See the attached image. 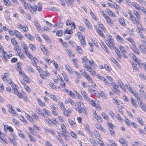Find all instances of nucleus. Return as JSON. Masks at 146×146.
Here are the masks:
<instances>
[{
  "label": "nucleus",
  "mask_w": 146,
  "mask_h": 146,
  "mask_svg": "<svg viewBox=\"0 0 146 146\" xmlns=\"http://www.w3.org/2000/svg\"><path fill=\"white\" fill-rule=\"evenodd\" d=\"M134 15L136 17L137 19H139L140 18V17L139 14L138 13L137 11H134Z\"/></svg>",
  "instance_id": "obj_33"
},
{
  "label": "nucleus",
  "mask_w": 146,
  "mask_h": 146,
  "mask_svg": "<svg viewBox=\"0 0 146 146\" xmlns=\"http://www.w3.org/2000/svg\"><path fill=\"white\" fill-rule=\"evenodd\" d=\"M97 33L99 35H100L101 36L103 37L104 36V35L103 33L100 30H98V31Z\"/></svg>",
  "instance_id": "obj_57"
},
{
  "label": "nucleus",
  "mask_w": 146,
  "mask_h": 146,
  "mask_svg": "<svg viewBox=\"0 0 146 146\" xmlns=\"http://www.w3.org/2000/svg\"><path fill=\"white\" fill-rule=\"evenodd\" d=\"M66 2L67 3L68 5L71 6L72 5L71 3L72 1L70 0H65Z\"/></svg>",
  "instance_id": "obj_53"
},
{
  "label": "nucleus",
  "mask_w": 146,
  "mask_h": 146,
  "mask_svg": "<svg viewBox=\"0 0 146 146\" xmlns=\"http://www.w3.org/2000/svg\"><path fill=\"white\" fill-rule=\"evenodd\" d=\"M83 75L84 76L90 83L92 84L94 88L96 87V84L93 81L92 79L89 76L88 74L84 73V74H83Z\"/></svg>",
  "instance_id": "obj_2"
},
{
  "label": "nucleus",
  "mask_w": 146,
  "mask_h": 146,
  "mask_svg": "<svg viewBox=\"0 0 146 146\" xmlns=\"http://www.w3.org/2000/svg\"><path fill=\"white\" fill-rule=\"evenodd\" d=\"M96 115H95V118L97 119L98 121L99 122H101L102 121V119L101 117L99 115H97V117H96Z\"/></svg>",
  "instance_id": "obj_26"
},
{
  "label": "nucleus",
  "mask_w": 146,
  "mask_h": 146,
  "mask_svg": "<svg viewBox=\"0 0 146 146\" xmlns=\"http://www.w3.org/2000/svg\"><path fill=\"white\" fill-rule=\"evenodd\" d=\"M43 111L44 112L46 115H47L48 116L49 115L48 111L47 109H46L45 108H44L43 109Z\"/></svg>",
  "instance_id": "obj_60"
},
{
  "label": "nucleus",
  "mask_w": 146,
  "mask_h": 146,
  "mask_svg": "<svg viewBox=\"0 0 146 146\" xmlns=\"http://www.w3.org/2000/svg\"><path fill=\"white\" fill-rule=\"evenodd\" d=\"M91 74L93 75H96V73L95 71H94V70L92 69L91 67L88 70Z\"/></svg>",
  "instance_id": "obj_25"
},
{
  "label": "nucleus",
  "mask_w": 146,
  "mask_h": 146,
  "mask_svg": "<svg viewBox=\"0 0 146 146\" xmlns=\"http://www.w3.org/2000/svg\"><path fill=\"white\" fill-rule=\"evenodd\" d=\"M140 50L141 52L143 54H145L146 53V48L144 45H140L139 47Z\"/></svg>",
  "instance_id": "obj_7"
},
{
  "label": "nucleus",
  "mask_w": 146,
  "mask_h": 146,
  "mask_svg": "<svg viewBox=\"0 0 146 146\" xmlns=\"http://www.w3.org/2000/svg\"><path fill=\"white\" fill-rule=\"evenodd\" d=\"M129 18L131 20V21L133 23L136 24L137 23V20L131 14H130Z\"/></svg>",
  "instance_id": "obj_9"
},
{
  "label": "nucleus",
  "mask_w": 146,
  "mask_h": 146,
  "mask_svg": "<svg viewBox=\"0 0 146 146\" xmlns=\"http://www.w3.org/2000/svg\"><path fill=\"white\" fill-rule=\"evenodd\" d=\"M116 117L118 120L120 121H123L122 119L121 118L119 114H117L116 116Z\"/></svg>",
  "instance_id": "obj_50"
},
{
  "label": "nucleus",
  "mask_w": 146,
  "mask_h": 146,
  "mask_svg": "<svg viewBox=\"0 0 146 146\" xmlns=\"http://www.w3.org/2000/svg\"><path fill=\"white\" fill-rule=\"evenodd\" d=\"M26 115L27 118L30 122H32L34 121V120L33 118L30 115L27 114Z\"/></svg>",
  "instance_id": "obj_14"
},
{
  "label": "nucleus",
  "mask_w": 146,
  "mask_h": 146,
  "mask_svg": "<svg viewBox=\"0 0 146 146\" xmlns=\"http://www.w3.org/2000/svg\"><path fill=\"white\" fill-rule=\"evenodd\" d=\"M93 94H94V95L96 96L98 98H99L100 96L98 92L96 90L94 92Z\"/></svg>",
  "instance_id": "obj_59"
},
{
  "label": "nucleus",
  "mask_w": 146,
  "mask_h": 146,
  "mask_svg": "<svg viewBox=\"0 0 146 146\" xmlns=\"http://www.w3.org/2000/svg\"><path fill=\"white\" fill-rule=\"evenodd\" d=\"M52 121H51V124L52 123H53L54 125H56L57 123L56 119L55 118H53L52 119Z\"/></svg>",
  "instance_id": "obj_61"
},
{
  "label": "nucleus",
  "mask_w": 146,
  "mask_h": 146,
  "mask_svg": "<svg viewBox=\"0 0 146 146\" xmlns=\"http://www.w3.org/2000/svg\"><path fill=\"white\" fill-rule=\"evenodd\" d=\"M66 68L67 70L70 73H72V69L70 68L69 65L66 66Z\"/></svg>",
  "instance_id": "obj_31"
},
{
  "label": "nucleus",
  "mask_w": 146,
  "mask_h": 146,
  "mask_svg": "<svg viewBox=\"0 0 146 146\" xmlns=\"http://www.w3.org/2000/svg\"><path fill=\"white\" fill-rule=\"evenodd\" d=\"M58 105H59L60 108L62 109L65 108V107L63 103L61 102H58Z\"/></svg>",
  "instance_id": "obj_51"
},
{
  "label": "nucleus",
  "mask_w": 146,
  "mask_h": 146,
  "mask_svg": "<svg viewBox=\"0 0 146 146\" xmlns=\"http://www.w3.org/2000/svg\"><path fill=\"white\" fill-rule=\"evenodd\" d=\"M14 46V49L15 50L18 52V51H20V48L19 46L17 45L16 44L15 45V46Z\"/></svg>",
  "instance_id": "obj_41"
},
{
  "label": "nucleus",
  "mask_w": 146,
  "mask_h": 146,
  "mask_svg": "<svg viewBox=\"0 0 146 146\" xmlns=\"http://www.w3.org/2000/svg\"><path fill=\"white\" fill-rule=\"evenodd\" d=\"M42 36L44 38L46 41H48V40H50V39L47 35H45V34H43L42 35Z\"/></svg>",
  "instance_id": "obj_38"
},
{
  "label": "nucleus",
  "mask_w": 146,
  "mask_h": 146,
  "mask_svg": "<svg viewBox=\"0 0 146 146\" xmlns=\"http://www.w3.org/2000/svg\"><path fill=\"white\" fill-rule=\"evenodd\" d=\"M48 10L51 11L54 10L57 11H59V10L58 9L55 7L49 8L48 9Z\"/></svg>",
  "instance_id": "obj_23"
},
{
  "label": "nucleus",
  "mask_w": 146,
  "mask_h": 146,
  "mask_svg": "<svg viewBox=\"0 0 146 146\" xmlns=\"http://www.w3.org/2000/svg\"><path fill=\"white\" fill-rule=\"evenodd\" d=\"M35 25L37 28V30L40 31L41 29V27L40 25L38 23L37 21L35 22Z\"/></svg>",
  "instance_id": "obj_10"
},
{
  "label": "nucleus",
  "mask_w": 146,
  "mask_h": 146,
  "mask_svg": "<svg viewBox=\"0 0 146 146\" xmlns=\"http://www.w3.org/2000/svg\"><path fill=\"white\" fill-rule=\"evenodd\" d=\"M23 79L27 82H29V81L28 78L26 76H25V75L23 76Z\"/></svg>",
  "instance_id": "obj_54"
},
{
  "label": "nucleus",
  "mask_w": 146,
  "mask_h": 146,
  "mask_svg": "<svg viewBox=\"0 0 146 146\" xmlns=\"http://www.w3.org/2000/svg\"><path fill=\"white\" fill-rule=\"evenodd\" d=\"M113 48H114L115 49V52L117 54V56H118V57L119 58L121 57V55L120 54V52L118 49L116 48V47H115L114 48L113 47Z\"/></svg>",
  "instance_id": "obj_18"
},
{
  "label": "nucleus",
  "mask_w": 146,
  "mask_h": 146,
  "mask_svg": "<svg viewBox=\"0 0 146 146\" xmlns=\"http://www.w3.org/2000/svg\"><path fill=\"white\" fill-rule=\"evenodd\" d=\"M22 46L24 49H28V47L27 46L24 42L22 43Z\"/></svg>",
  "instance_id": "obj_55"
},
{
  "label": "nucleus",
  "mask_w": 146,
  "mask_h": 146,
  "mask_svg": "<svg viewBox=\"0 0 146 146\" xmlns=\"http://www.w3.org/2000/svg\"><path fill=\"white\" fill-rule=\"evenodd\" d=\"M84 22L86 26H87L88 28H89L90 27V24L88 20L87 19H86Z\"/></svg>",
  "instance_id": "obj_40"
},
{
  "label": "nucleus",
  "mask_w": 146,
  "mask_h": 146,
  "mask_svg": "<svg viewBox=\"0 0 146 146\" xmlns=\"http://www.w3.org/2000/svg\"><path fill=\"white\" fill-rule=\"evenodd\" d=\"M116 38L117 40L119 42H121L122 41L123 38L119 35H117L116 36Z\"/></svg>",
  "instance_id": "obj_35"
},
{
  "label": "nucleus",
  "mask_w": 146,
  "mask_h": 146,
  "mask_svg": "<svg viewBox=\"0 0 146 146\" xmlns=\"http://www.w3.org/2000/svg\"><path fill=\"white\" fill-rule=\"evenodd\" d=\"M50 97L53 100L55 101H57L58 100V99L56 97V96L53 94L50 95Z\"/></svg>",
  "instance_id": "obj_29"
},
{
  "label": "nucleus",
  "mask_w": 146,
  "mask_h": 146,
  "mask_svg": "<svg viewBox=\"0 0 146 146\" xmlns=\"http://www.w3.org/2000/svg\"><path fill=\"white\" fill-rule=\"evenodd\" d=\"M76 49L78 52L80 54H81L82 53V50L81 47L79 46H78L76 47Z\"/></svg>",
  "instance_id": "obj_21"
},
{
  "label": "nucleus",
  "mask_w": 146,
  "mask_h": 146,
  "mask_svg": "<svg viewBox=\"0 0 146 146\" xmlns=\"http://www.w3.org/2000/svg\"><path fill=\"white\" fill-rule=\"evenodd\" d=\"M45 120L49 124H51V120L48 117H47L45 119Z\"/></svg>",
  "instance_id": "obj_43"
},
{
  "label": "nucleus",
  "mask_w": 146,
  "mask_h": 146,
  "mask_svg": "<svg viewBox=\"0 0 146 146\" xmlns=\"http://www.w3.org/2000/svg\"><path fill=\"white\" fill-rule=\"evenodd\" d=\"M29 47L32 51H35L36 50V47L33 44L30 45Z\"/></svg>",
  "instance_id": "obj_27"
},
{
  "label": "nucleus",
  "mask_w": 146,
  "mask_h": 146,
  "mask_svg": "<svg viewBox=\"0 0 146 146\" xmlns=\"http://www.w3.org/2000/svg\"><path fill=\"white\" fill-rule=\"evenodd\" d=\"M106 12H107L108 14L111 15L113 17H115V15L113 13L112 11H111L110 9H106Z\"/></svg>",
  "instance_id": "obj_17"
},
{
  "label": "nucleus",
  "mask_w": 146,
  "mask_h": 146,
  "mask_svg": "<svg viewBox=\"0 0 146 146\" xmlns=\"http://www.w3.org/2000/svg\"><path fill=\"white\" fill-rule=\"evenodd\" d=\"M119 21L121 25L123 26H125L126 25L124 20L122 18H120L119 19Z\"/></svg>",
  "instance_id": "obj_13"
},
{
  "label": "nucleus",
  "mask_w": 146,
  "mask_h": 146,
  "mask_svg": "<svg viewBox=\"0 0 146 146\" xmlns=\"http://www.w3.org/2000/svg\"><path fill=\"white\" fill-rule=\"evenodd\" d=\"M99 26L101 29L102 30H104L105 29L104 25L101 23H99Z\"/></svg>",
  "instance_id": "obj_52"
},
{
  "label": "nucleus",
  "mask_w": 146,
  "mask_h": 146,
  "mask_svg": "<svg viewBox=\"0 0 146 146\" xmlns=\"http://www.w3.org/2000/svg\"><path fill=\"white\" fill-rule=\"evenodd\" d=\"M40 3H41L40 2H39L38 3V11H41L42 9V7L40 4Z\"/></svg>",
  "instance_id": "obj_58"
},
{
  "label": "nucleus",
  "mask_w": 146,
  "mask_h": 146,
  "mask_svg": "<svg viewBox=\"0 0 146 146\" xmlns=\"http://www.w3.org/2000/svg\"><path fill=\"white\" fill-rule=\"evenodd\" d=\"M81 94L84 98V99L86 100H90V99L89 98L85 91L82 90L81 91Z\"/></svg>",
  "instance_id": "obj_4"
},
{
  "label": "nucleus",
  "mask_w": 146,
  "mask_h": 146,
  "mask_svg": "<svg viewBox=\"0 0 146 146\" xmlns=\"http://www.w3.org/2000/svg\"><path fill=\"white\" fill-rule=\"evenodd\" d=\"M41 48L44 54H46L48 52V50L45 47L44 45H42L41 46Z\"/></svg>",
  "instance_id": "obj_15"
},
{
  "label": "nucleus",
  "mask_w": 146,
  "mask_h": 146,
  "mask_svg": "<svg viewBox=\"0 0 146 146\" xmlns=\"http://www.w3.org/2000/svg\"><path fill=\"white\" fill-rule=\"evenodd\" d=\"M13 121L15 123V124L16 125H19L20 124L19 122L16 119L13 118L12 119Z\"/></svg>",
  "instance_id": "obj_42"
},
{
  "label": "nucleus",
  "mask_w": 146,
  "mask_h": 146,
  "mask_svg": "<svg viewBox=\"0 0 146 146\" xmlns=\"http://www.w3.org/2000/svg\"><path fill=\"white\" fill-rule=\"evenodd\" d=\"M81 38L80 39H79L80 40L81 44L83 46H85L86 45V42L85 41V37H83L82 35L81 36Z\"/></svg>",
  "instance_id": "obj_8"
},
{
  "label": "nucleus",
  "mask_w": 146,
  "mask_h": 146,
  "mask_svg": "<svg viewBox=\"0 0 146 146\" xmlns=\"http://www.w3.org/2000/svg\"><path fill=\"white\" fill-rule=\"evenodd\" d=\"M4 3L5 5L8 6L9 5L10 2L8 0H4Z\"/></svg>",
  "instance_id": "obj_45"
},
{
  "label": "nucleus",
  "mask_w": 146,
  "mask_h": 146,
  "mask_svg": "<svg viewBox=\"0 0 146 146\" xmlns=\"http://www.w3.org/2000/svg\"><path fill=\"white\" fill-rule=\"evenodd\" d=\"M25 36H26L28 38L31 40H32L34 38V37L30 34H25Z\"/></svg>",
  "instance_id": "obj_20"
},
{
  "label": "nucleus",
  "mask_w": 146,
  "mask_h": 146,
  "mask_svg": "<svg viewBox=\"0 0 146 146\" xmlns=\"http://www.w3.org/2000/svg\"><path fill=\"white\" fill-rule=\"evenodd\" d=\"M62 30H59L56 32V35L58 36H61L63 35L62 33Z\"/></svg>",
  "instance_id": "obj_32"
},
{
  "label": "nucleus",
  "mask_w": 146,
  "mask_h": 146,
  "mask_svg": "<svg viewBox=\"0 0 146 146\" xmlns=\"http://www.w3.org/2000/svg\"><path fill=\"white\" fill-rule=\"evenodd\" d=\"M67 92L68 94L70 95L73 98L74 96V94L71 91H68Z\"/></svg>",
  "instance_id": "obj_44"
},
{
  "label": "nucleus",
  "mask_w": 146,
  "mask_h": 146,
  "mask_svg": "<svg viewBox=\"0 0 146 146\" xmlns=\"http://www.w3.org/2000/svg\"><path fill=\"white\" fill-rule=\"evenodd\" d=\"M11 40L12 44L14 46H15V45L17 44V42L14 38H11Z\"/></svg>",
  "instance_id": "obj_22"
},
{
  "label": "nucleus",
  "mask_w": 146,
  "mask_h": 146,
  "mask_svg": "<svg viewBox=\"0 0 146 146\" xmlns=\"http://www.w3.org/2000/svg\"><path fill=\"white\" fill-rule=\"evenodd\" d=\"M32 115L35 119H38V115L34 113H33L32 114Z\"/></svg>",
  "instance_id": "obj_46"
},
{
  "label": "nucleus",
  "mask_w": 146,
  "mask_h": 146,
  "mask_svg": "<svg viewBox=\"0 0 146 146\" xmlns=\"http://www.w3.org/2000/svg\"><path fill=\"white\" fill-rule=\"evenodd\" d=\"M137 120L138 122L140 124L142 125H143L144 123L141 118H139L137 119Z\"/></svg>",
  "instance_id": "obj_39"
},
{
  "label": "nucleus",
  "mask_w": 146,
  "mask_h": 146,
  "mask_svg": "<svg viewBox=\"0 0 146 146\" xmlns=\"http://www.w3.org/2000/svg\"><path fill=\"white\" fill-rule=\"evenodd\" d=\"M131 103L133 105L135 108L137 107V105L136 104L135 102L134 99L132 98H131Z\"/></svg>",
  "instance_id": "obj_16"
},
{
  "label": "nucleus",
  "mask_w": 146,
  "mask_h": 146,
  "mask_svg": "<svg viewBox=\"0 0 146 146\" xmlns=\"http://www.w3.org/2000/svg\"><path fill=\"white\" fill-rule=\"evenodd\" d=\"M109 127V130L113 129V125L112 123H107Z\"/></svg>",
  "instance_id": "obj_34"
},
{
  "label": "nucleus",
  "mask_w": 146,
  "mask_h": 146,
  "mask_svg": "<svg viewBox=\"0 0 146 146\" xmlns=\"http://www.w3.org/2000/svg\"><path fill=\"white\" fill-rule=\"evenodd\" d=\"M19 136L21 137L22 138H24L25 137V136L24 135L23 133L22 132L20 131L18 133Z\"/></svg>",
  "instance_id": "obj_47"
},
{
  "label": "nucleus",
  "mask_w": 146,
  "mask_h": 146,
  "mask_svg": "<svg viewBox=\"0 0 146 146\" xmlns=\"http://www.w3.org/2000/svg\"><path fill=\"white\" fill-rule=\"evenodd\" d=\"M68 122L70 125H74L75 124V123L72 119H68Z\"/></svg>",
  "instance_id": "obj_48"
},
{
  "label": "nucleus",
  "mask_w": 146,
  "mask_h": 146,
  "mask_svg": "<svg viewBox=\"0 0 146 146\" xmlns=\"http://www.w3.org/2000/svg\"><path fill=\"white\" fill-rule=\"evenodd\" d=\"M96 137L98 139L100 138V135L99 133L97 131H96L94 133Z\"/></svg>",
  "instance_id": "obj_37"
},
{
  "label": "nucleus",
  "mask_w": 146,
  "mask_h": 146,
  "mask_svg": "<svg viewBox=\"0 0 146 146\" xmlns=\"http://www.w3.org/2000/svg\"><path fill=\"white\" fill-rule=\"evenodd\" d=\"M19 56L21 59H23L24 58V56L22 52H19L18 53Z\"/></svg>",
  "instance_id": "obj_49"
},
{
  "label": "nucleus",
  "mask_w": 146,
  "mask_h": 146,
  "mask_svg": "<svg viewBox=\"0 0 146 146\" xmlns=\"http://www.w3.org/2000/svg\"><path fill=\"white\" fill-rule=\"evenodd\" d=\"M33 11V12H32L33 13V12L36 11L37 10V6L35 5H33L32 7V9Z\"/></svg>",
  "instance_id": "obj_30"
},
{
  "label": "nucleus",
  "mask_w": 146,
  "mask_h": 146,
  "mask_svg": "<svg viewBox=\"0 0 146 146\" xmlns=\"http://www.w3.org/2000/svg\"><path fill=\"white\" fill-rule=\"evenodd\" d=\"M141 109L145 112H146V107L145 105H143L141 106Z\"/></svg>",
  "instance_id": "obj_63"
},
{
  "label": "nucleus",
  "mask_w": 146,
  "mask_h": 146,
  "mask_svg": "<svg viewBox=\"0 0 146 146\" xmlns=\"http://www.w3.org/2000/svg\"><path fill=\"white\" fill-rule=\"evenodd\" d=\"M110 38H109L108 40H106V43L110 49H112L113 48V46L115 45V44L113 42V39L112 38V37L110 36Z\"/></svg>",
  "instance_id": "obj_1"
},
{
  "label": "nucleus",
  "mask_w": 146,
  "mask_h": 146,
  "mask_svg": "<svg viewBox=\"0 0 146 146\" xmlns=\"http://www.w3.org/2000/svg\"><path fill=\"white\" fill-rule=\"evenodd\" d=\"M37 101L39 103V104L40 106H45V104L44 103L42 102L40 99H38Z\"/></svg>",
  "instance_id": "obj_28"
},
{
  "label": "nucleus",
  "mask_w": 146,
  "mask_h": 146,
  "mask_svg": "<svg viewBox=\"0 0 146 146\" xmlns=\"http://www.w3.org/2000/svg\"><path fill=\"white\" fill-rule=\"evenodd\" d=\"M90 142L92 143L93 145L95 146L96 145V143L95 140L94 139H90Z\"/></svg>",
  "instance_id": "obj_36"
},
{
  "label": "nucleus",
  "mask_w": 146,
  "mask_h": 146,
  "mask_svg": "<svg viewBox=\"0 0 146 146\" xmlns=\"http://www.w3.org/2000/svg\"><path fill=\"white\" fill-rule=\"evenodd\" d=\"M139 9L142 11L146 15V9H145L144 7H142L140 8Z\"/></svg>",
  "instance_id": "obj_64"
},
{
  "label": "nucleus",
  "mask_w": 146,
  "mask_h": 146,
  "mask_svg": "<svg viewBox=\"0 0 146 146\" xmlns=\"http://www.w3.org/2000/svg\"><path fill=\"white\" fill-rule=\"evenodd\" d=\"M119 141L123 146H127V143L126 140L124 139L123 138H121L119 139Z\"/></svg>",
  "instance_id": "obj_5"
},
{
  "label": "nucleus",
  "mask_w": 146,
  "mask_h": 146,
  "mask_svg": "<svg viewBox=\"0 0 146 146\" xmlns=\"http://www.w3.org/2000/svg\"><path fill=\"white\" fill-rule=\"evenodd\" d=\"M131 58L133 59V60L137 62V58L133 53H131L129 54Z\"/></svg>",
  "instance_id": "obj_12"
},
{
  "label": "nucleus",
  "mask_w": 146,
  "mask_h": 146,
  "mask_svg": "<svg viewBox=\"0 0 146 146\" xmlns=\"http://www.w3.org/2000/svg\"><path fill=\"white\" fill-rule=\"evenodd\" d=\"M73 33V30L72 29H66L64 32V33L68 34H72Z\"/></svg>",
  "instance_id": "obj_11"
},
{
  "label": "nucleus",
  "mask_w": 146,
  "mask_h": 146,
  "mask_svg": "<svg viewBox=\"0 0 146 146\" xmlns=\"http://www.w3.org/2000/svg\"><path fill=\"white\" fill-rule=\"evenodd\" d=\"M90 102V104L93 106L95 107L96 108H101V107L99 105H97L95 102L92 99H91L90 100H88Z\"/></svg>",
  "instance_id": "obj_6"
},
{
  "label": "nucleus",
  "mask_w": 146,
  "mask_h": 146,
  "mask_svg": "<svg viewBox=\"0 0 146 146\" xmlns=\"http://www.w3.org/2000/svg\"><path fill=\"white\" fill-rule=\"evenodd\" d=\"M19 117L21 121L25 122V123H27V121L25 120V119L23 116L22 115H21Z\"/></svg>",
  "instance_id": "obj_24"
},
{
  "label": "nucleus",
  "mask_w": 146,
  "mask_h": 146,
  "mask_svg": "<svg viewBox=\"0 0 146 146\" xmlns=\"http://www.w3.org/2000/svg\"><path fill=\"white\" fill-rule=\"evenodd\" d=\"M71 135L75 139H76L77 138V136L73 132H72L71 133Z\"/></svg>",
  "instance_id": "obj_56"
},
{
  "label": "nucleus",
  "mask_w": 146,
  "mask_h": 146,
  "mask_svg": "<svg viewBox=\"0 0 146 146\" xmlns=\"http://www.w3.org/2000/svg\"><path fill=\"white\" fill-rule=\"evenodd\" d=\"M15 36L19 38V40H21L24 37L17 30H15Z\"/></svg>",
  "instance_id": "obj_3"
},
{
  "label": "nucleus",
  "mask_w": 146,
  "mask_h": 146,
  "mask_svg": "<svg viewBox=\"0 0 146 146\" xmlns=\"http://www.w3.org/2000/svg\"><path fill=\"white\" fill-rule=\"evenodd\" d=\"M92 86L88 85V92L91 94H94V92L95 90H93L90 87H91Z\"/></svg>",
  "instance_id": "obj_19"
},
{
  "label": "nucleus",
  "mask_w": 146,
  "mask_h": 146,
  "mask_svg": "<svg viewBox=\"0 0 146 146\" xmlns=\"http://www.w3.org/2000/svg\"><path fill=\"white\" fill-rule=\"evenodd\" d=\"M124 121L127 125L130 126L129 121L127 118H125L124 119Z\"/></svg>",
  "instance_id": "obj_62"
}]
</instances>
